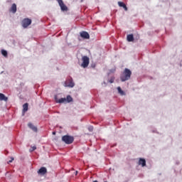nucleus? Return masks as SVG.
Returning <instances> with one entry per match:
<instances>
[{"mask_svg": "<svg viewBox=\"0 0 182 182\" xmlns=\"http://www.w3.org/2000/svg\"><path fill=\"white\" fill-rule=\"evenodd\" d=\"M46 173H48V169H46V168H45V167H41L38 171V174H39V176H45V174H46Z\"/></svg>", "mask_w": 182, "mask_h": 182, "instance_id": "6e6552de", "label": "nucleus"}, {"mask_svg": "<svg viewBox=\"0 0 182 182\" xmlns=\"http://www.w3.org/2000/svg\"><path fill=\"white\" fill-rule=\"evenodd\" d=\"M31 23H32V20L30 18H24L22 21V26L23 28H26L29 26V25H31Z\"/></svg>", "mask_w": 182, "mask_h": 182, "instance_id": "39448f33", "label": "nucleus"}, {"mask_svg": "<svg viewBox=\"0 0 182 182\" xmlns=\"http://www.w3.org/2000/svg\"><path fill=\"white\" fill-rule=\"evenodd\" d=\"M127 39L128 42H133V41H134V37L133 36V34H129L127 37Z\"/></svg>", "mask_w": 182, "mask_h": 182, "instance_id": "ddd939ff", "label": "nucleus"}, {"mask_svg": "<svg viewBox=\"0 0 182 182\" xmlns=\"http://www.w3.org/2000/svg\"><path fill=\"white\" fill-rule=\"evenodd\" d=\"M28 106H29V105L28 103H25L23 105V113H26V112H28Z\"/></svg>", "mask_w": 182, "mask_h": 182, "instance_id": "2eb2a0df", "label": "nucleus"}, {"mask_svg": "<svg viewBox=\"0 0 182 182\" xmlns=\"http://www.w3.org/2000/svg\"><path fill=\"white\" fill-rule=\"evenodd\" d=\"M118 92L121 94L122 96H124V91L122 90L120 87H117Z\"/></svg>", "mask_w": 182, "mask_h": 182, "instance_id": "f3484780", "label": "nucleus"}, {"mask_svg": "<svg viewBox=\"0 0 182 182\" xmlns=\"http://www.w3.org/2000/svg\"><path fill=\"white\" fill-rule=\"evenodd\" d=\"M88 130H89V132H93V126H90L88 127Z\"/></svg>", "mask_w": 182, "mask_h": 182, "instance_id": "aec40b11", "label": "nucleus"}, {"mask_svg": "<svg viewBox=\"0 0 182 182\" xmlns=\"http://www.w3.org/2000/svg\"><path fill=\"white\" fill-rule=\"evenodd\" d=\"M75 140V138L72 136L65 135L62 137V141L65 143V144H72Z\"/></svg>", "mask_w": 182, "mask_h": 182, "instance_id": "f03ea898", "label": "nucleus"}, {"mask_svg": "<svg viewBox=\"0 0 182 182\" xmlns=\"http://www.w3.org/2000/svg\"><path fill=\"white\" fill-rule=\"evenodd\" d=\"M9 11L12 12V14H16V4H13Z\"/></svg>", "mask_w": 182, "mask_h": 182, "instance_id": "9b49d317", "label": "nucleus"}, {"mask_svg": "<svg viewBox=\"0 0 182 182\" xmlns=\"http://www.w3.org/2000/svg\"><path fill=\"white\" fill-rule=\"evenodd\" d=\"M53 134H56V132H53Z\"/></svg>", "mask_w": 182, "mask_h": 182, "instance_id": "5701e85b", "label": "nucleus"}, {"mask_svg": "<svg viewBox=\"0 0 182 182\" xmlns=\"http://www.w3.org/2000/svg\"><path fill=\"white\" fill-rule=\"evenodd\" d=\"M118 5L121 8H124V11H127V6H126V4H124V3H123L122 1H119Z\"/></svg>", "mask_w": 182, "mask_h": 182, "instance_id": "f8f14e48", "label": "nucleus"}, {"mask_svg": "<svg viewBox=\"0 0 182 182\" xmlns=\"http://www.w3.org/2000/svg\"><path fill=\"white\" fill-rule=\"evenodd\" d=\"M11 159L10 161H8V163H12L14 158H11Z\"/></svg>", "mask_w": 182, "mask_h": 182, "instance_id": "4be33fe9", "label": "nucleus"}, {"mask_svg": "<svg viewBox=\"0 0 182 182\" xmlns=\"http://www.w3.org/2000/svg\"><path fill=\"white\" fill-rule=\"evenodd\" d=\"M0 100H4V102H8V97H5V95L0 93Z\"/></svg>", "mask_w": 182, "mask_h": 182, "instance_id": "4468645a", "label": "nucleus"}, {"mask_svg": "<svg viewBox=\"0 0 182 182\" xmlns=\"http://www.w3.org/2000/svg\"><path fill=\"white\" fill-rule=\"evenodd\" d=\"M35 150H36V146H33L31 151H35Z\"/></svg>", "mask_w": 182, "mask_h": 182, "instance_id": "412c9836", "label": "nucleus"}, {"mask_svg": "<svg viewBox=\"0 0 182 182\" xmlns=\"http://www.w3.org/2000/svg\"><path fill=\"white\" fill-rule=\"evenodd\" d=\"M139 166H141L142 167H145L146 166V159L143 158H140L138 162Z\"/></svg>", "mask_w": 182, "mask_h": 182, "instance_id": "9d476101", "label": "nucleus"}, {"mask_svg": "<svg viewBox=\"0 0 182 182\" xmlns=\"http://www.w3.org/2000/svg\"><path fill=\"white\" fill-rule=\"evenodd\" d=\"M60 7L61 11H68V6L63 3V0H56Z\"/></svg>", "mask_w": 182, "mask_h": 182, "instance_id": "0eeeda50", "label": "nucleus"}, {"mask_svg": "<svg viewBox=\"0 0 182 182\" xmlns=\"http://www.w3.org/2000/svg\"><path fill=\"white\" fill-rule=\"evenodd\" d=\"M1 54L3 55V56H5V57L8 56V52L5 50H1Z\"/></svg>", "mask_w": 182, "mask_h": 182, "instance_id": "a211bd4d", "label": "nucleus"}, {"mask_svg": "<svg viewBox=\"0 0 182 182\" xmlns=\"http://www.w3.org/2000/svg\"><path fill=\"white\" fill-rule=\"evenodd\" d=\"M80 36H81V38H83L84 39H89L90 38L89 33H87L86 31L81 32Z\"/></svg>", "mask_w": 182, "mask_h": 182, "instance_id": "1a4fd4ad", "label": "nucleus"}, {"mask_svg": "<svg viewBox=\"0 0 182 182\" xmlns=\"http://www.w3.org/2000/svg\"><path fill=\"white\" fill-rule=\"evenodd\" d=\"M103 83H104V85H106V82H105V81H104V82H103Z\"/></svg>", "mask_w": 182, "mask_h": 182, "instance_id": "b1692460", "label": "nucleus"}, {"mask_svg": "<svg viewBox=\"0 0 182 182\" xmlns=\"http://www.w3.org/2000/svg\"><path fill=\"white\" fill-rule=\"evenodd\" d=\"M75 174H76V175L77 174V171L75 172Z\"/></svg>", "mask_w": 182, "mask_h": 182, "instance_id": "393cba45", "label": "nucleus"}, {"mask_svg": "<svg viewBox=\"0 0 182 182\" xmlns=\"http://www.w3.org/2000/svg\"><path fill=\"white\" fill-rule=\"evenodd\" d=\"M109 83H114V77H112L109 80Z\"/></svg>", "mask_w": 182, "mask_h": 182, "instance_id": "6ab92c4d", "label": "nucleus"}, {"mask_svg": "<svg viewBox=\"0 0 182 182\" xmlns=\"http://www.w3.org/2000/svg\"><path fill=\"white\" fill-rule=\"evenodd\" d=\"M64 86H65V87H75V82H73V79H69V80H67L65 82Z\"/></svg>", "mask_w": 182, "mask_h": 182, "instance_id": "423d86ee", "label": "nucleus"}, {"mask_svg": "<svg viewBox=\"0 0 182 182\" xmlns=\"http://www.w3.org/2000/svg\"><path fill=\"white\" fill-rule=\"evenodd\" d=\"M132 77V71L129 68H125L124 72L120 76V80L122 82H126Z\"/></svg>", "mask_w": 182, "mask_h": 182, "instance_id": "f257e3e1", "label": "nucleus"}, {"mask_svg": "<svg viewBox=\"0 0 182 182\" xmlns=\"http://www.w3.org/2000/svg\"><path fill=\"white\" fill-rule=\"evenodd\" d=\"M73 101V98L70 95H68L66 98H60L58 100V103H70V102Z\"/></svg>", "mask_w": 182, "mask_h": 182, "instance_id": "20e7f679", "label": "nucleus"}, {"mask_svg": "<svg viewBox=\"0 0 182 182\" xmlns=\"http://www.w3.org/2000/svg\"><path fill=\"white\" fill-rule=\"evenodd\" d=\"M28 126L30 127V129H32L33 132H38V128L33 125L32 123H28Z\"/></svg>", "mask_w": 182, "mask_h": 182, "instance_id": "dca6fc26", "label": "nucleus"}, {"mask_svg": "<svg viewBox=\"0 0 182 182\" xmlns=\"http://www.w3.org/2000/svg\"><path fill=\"white\" fill-rule=\"evenodd\" d=\"M82 63L81 64L82 68H87V66H89V63H90L89 57H87V55H83L82 57Z\"/></svg>", "mask_w": 182, "mask_h": 182, "instance_id": "7ed1b4c3", "label": "nucleus"}]
</instances>
